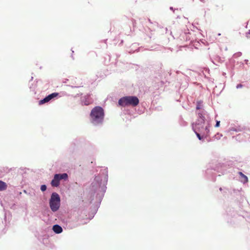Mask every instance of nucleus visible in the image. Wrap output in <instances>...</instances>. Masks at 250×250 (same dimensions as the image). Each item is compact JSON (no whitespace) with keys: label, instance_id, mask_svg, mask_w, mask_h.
Here are the masks:
<instances>
[{"label":"nucleus","instance_id":"2eb2a0df","mask_svg":"<svg viewBox=\"0 0 250 250\" xmlns=\"http://www.w3.org/2000/svg\"><path fill=\"white\" fill-rule=\"evenodd\" d=\"M195 133H196L197 137L198 138V139L199 140H201L202 139V137H201V135H200V134L197 133V132H195Z\"/></svg>","mask_w":250,"mask_h":250},{"label":"nucleus","instance_id":"20e7f679","mask_svg":"<svg viewBox=\"0 0 250 250\" xmlns=\"http://www.w3.org/2000/svg\"><path fill=\"white\" fill-rule=\"evenodd\" d=\"M67 178L68 175L66 173L56 174L54 175V178L51 181V185L52 187H57L60 185V180H66Z\"/></svg>","mask_w":250,"mask_h":250},{"label":"nucleus","instance_id":"7ed1b4c3","mask_svg":"<svg viewBox=\"0 0 250 250\" xmlns=\"http://www.w3.org/2000/svg\"><path fill=\"white\" fill-rule=\"evenodd\" d=\"M50 207L53 211H57L60 207V198L56 192H53L51 196L49 202Z\"/></svg>","mask_w":250,"mask_h":250},{"label":"nucleus","instance_id":"f3484780","mask_svg":"<svg viewBox=\"0 0 250 250\" xmlns=\"http://www.w3.org/2000/svg\"><path fill=\"white\" fill-rule=\"evenodd\" d=\"M243 85L241 84H238L237 86H236V88H241L242 87Z\"/></svg>","mask_w":250,"mask_h":250},{"label":"nucleus","instance_id":"f257e3e1","mask_svg":"<svg viewBox=\"0 0 250 250\" xmlns=\"http://www.w3.org/2000/svg\"><path fill=\"white\" fill-rule=\"evenodd\" d=\"M91 122L94 125L102 124L104 118V113L103 108L96 106L91 111Z\"/></svg>","mask_w":250,"mask_h":250},{"label":"nucleus","instance_id":"6ab92c4d","mask_svg":"<svg viewBox=\"0 0 250 250\" xmlns=\"http://www.w3.org/2000/svg\"><path fill=\"white\" fill-rule=\"evenodd\" d=\"M200 108V106L199 105H197V106H196V109H199Z\"/></svg>","mask_w":250,"mask_h":250},{"label":"nucleus","instance_id":"f03ea898","mask_svg":"<svg viewBox=\"0 0 250 250\" xmlns=\"http://www.w3.org/2000/svg\"><path fill=\"white\" fill-rule=\"evenodd\" d=\"M139 103V99L136 96H125L121 98L118 101L119 104L124 107L129 105L136 106Z\"/></svg>","mask_w":250,"mask_h":250},{"label":"nucleus","instance_id":"aec40b11","mask_svg":"<svg viewBox=\"0 0 250 250\" xmlns=\"http://www.w3.org/2000/svg\"><path fill=\"white\" fill-rule=\"evenodd\" d=\"M217 135H219V134H217V135H215V136H216ZM220 136H222V135H220Z\"/></svg>","mask_w":250,"mask_h":250},{"label":"nucleus","instance_id":"a211bd4d","mask_svg":"<svg viewBox=\"0 0 250 250\" xmlns=\"http://www.w3.org/2000/svg\"><path fill=\"white\" fill-rule=\"evenodd\" d=\"M248 35H250V30H249L248 32L247 33V36L248 38H250Z\"/></svg>","mask_w":250,"mask_h":250},{"label":"nucleus","instance_id":"ddd939ff","mask_svg":"<svg viewBox=\"0 0 250 250\" xmlns=\"http://www.w3.org/2000/svg\"><path fill=\"white\" fill-rule=\"evenodd\" d=\"M199 117L202 120V123H204L205 121V117L203 116L202 113H198Z\"/></svg>","mask_w":250,"mask_h":250},{"label":"nucleus","instance_id":"423d86ee","mask_svg":"<svg viewBox=\"0 0 250 250\" xmlns=\"http://www.w3.org/2000/svg\"><path fill=\"white\" fill-rule=\"evenodd\" d=\"M238 174L241 177V182L246 183L248 182V178L247 176H246L245 175H244L242 172H239Z\"/></svg>","mask_w":250,"mask_h":250},{"label":"nucleus","instance_id":"9d476101","mask_svg":"<svg viewBox=\"0 0 250 250\" xmlns=\"http://www.w3.org/2000/svg\"><path fill=\"white\" fill-rule=\"evenodd\" d=\"M58 95V93H53L48 95L47 97H46V98H47V101L49 102V101H50L53 98H54L56 97V96H57Z\"/></svg>","mask_w":250,"mask_h":250},{"label":"nucleus","instance_id":"f8f14e48","mask_svg":"<svg viewBox=\"0 0 250 250\" xmlns=\"http://www.w3.org/2000/svg\"><path fill=\"white\" fill-rule=\"evenodd\" d=\"M83 102L84 104L86 105H88L92 103V101H89V100H86V99L84 101H83Z\"/></svg>","mask_w":250,"mask_h":250},{"label":"nucleus","instance_id":"1a4fd4ad","mask_svg":"<svg viewBox=\"0 0 250 250\" xmlns=\"http://www.w3.org/2000/svg\"><path fill=\"white\" fill-rule=\"evenodd\" d=\"M58 95V93H53L48 95L47 97H46V98H47V101L49 102V101H50L53 98H54L56 97V96H57Z\"/></svg>","mask_w":250,"mask_h":250},{"label":"nucleus","instance_id":"0eeeda50","mask_svg":"<svg viewBox=\"0 0 250 250\" xmlns=\"http://www.w3.org/2000/svg\"><path fill=\"white\" fill-rule=\"evenodd\" d=\"M7 188V185L6 184L0 180V191H3L6 189Z\"/></svg>","mask_w":250,"mask_h":250},{"label":"nucleus","instance_id":"9b49d317","mask_svg":"<svg viewBox=\"0 0 250 250\" xmlns=\"http://www.w3.org/2000/svg\"><path fill=\"white\" fill-rule=\"evenodd\" d=\"M47 102H48V101H47V98L45 97L43 100H42L40 101L39 104H44L45 103H47Z\"/></svg>","mask_w":250,"mask_h":250},{"label":"nucleus","instance_id":"6e6552de","mask_svg":"<svg viewBox=\"0 0 250 250\" xmlns=\"http://www.w3.org/2000/svg\"><path fill=\"white\" fill-rule=\"evenodd\" d=\"M58 95V93H53L48 95L47 97H46V98H47V101L49 102V101H50L53 98H54L56 97V96H57Z\"/></svg>","mask_w":250,"mask_h":250},{"label":"nucleus","instance_id":"4468645a","mask_svg":"<svg viewBox=\"0 0 250 250\" xmlns=\"http://www.w3.org/2000/svg\"><path fill=\"white\" fill-rule=\"evenodd\" d=\"M46 189V186L45 185H42L41 187V190L42 191H44Z\"/></svg>","mask_w":250,"mask_h":250},{"label":"nucleus","instance_id":"39448f33","mask_svg":"<svg viewBox=\"0 0 250 250\" xmlns=\"http://www.w3.org/2000/svg\"><path fill=\"white\" fill-rule=\"evenodd\" d=\"M53 230L56 233H60L62 231V228L58 225H55L53 226Z\"/></svg>","mask_w":250,"mask_h":250},{"label":"nucleus","instance_id":"dca6fc26","mask_svg":"<svg viewBox=\"0 0 250 250\" xmlns=\"http://www.w3.org/2000/svg\"><path fill=\"white\" fill-rule=\"evenodd\" d=\"M220 125V121H217L216 124L215 125V127H219Z\"/></svg>","mask_w":250,"mask_h":250}]
</instances>
